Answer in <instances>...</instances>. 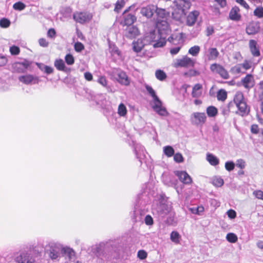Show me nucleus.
I'll list each match as a JSON object with an SVG mask.
<instances>
[{"label":"nucleus","instance_id":"20","mask_svg":"<svg viewBox=\"0 0 263 263\" xmlns=\"http://www.w3.org/2000/svg\"><path fill=\"white\" fill-rule=\"evenodd\" d=\"M157 10V6L151 5L146 7H143L141 9V13L143 16L149 18H151L155 13V10Z\"/></svg>","mask_w":263,"mask_h":263},{"label":"nucleus","instance_id":"36","mask_svg":"<svg viewBox=\"0 0 263 263\" xmlns=\"http://www.w3.org/2000/svg\"><path fill=\"white\" fill-rule=\"evenodd\" d=\"M54 65L58 70L66 71V66L63 60H56L54 61Z\"/></svg>","mask_w":263,"mask_h":263},{"label":"nucleus","instance_id":"41","mask_svg":"<svg viewBox=\"0 0 263 263\" xmlns=\"http://www.w3.org/2000/svg\"><path fill=\"white\" fill-rule=\"evenodd\" d=\"M227 98V93L224 89L219 90L217 93V99L219 101H224Z\"/></svg>","mask_w":263,"mask_h":263},{"label":"nucleus","instance_id":"62","mask_svg":"<svg viewBox=\"0 0 263 263\" xmlns=\"http://www.w3.org/2000/svg\"><path fill=\"white\" fill-rule=\"evenodd\" d=\"M39 44L41 46L46 47L48 46L49 43L44 38H41L39 40Z\"/></svg>","mask_w":263,"mask_h":263},{"label":"nucleus","instance_id":"13","mask_svg":"<svg viewBox=\"0 0 263 263\" xmlns=\"http://www.w3.org/2000/svg\"><path fill=\"white\" fill-rule=\"evenodd\" d=\"M92 16L88 13L83 12H75L73 14V18L77 23L84 24L89 21Z\"/></svg>","mask_w":263,"mask_h":263},{"label":"nucleus","instance_id":"55","mask_svg":"<svg viewBox=\"0 0 263 263\" xmlns=\"http://www.w3.org/2000/svg\"><path fill=\"white\" fill-rule=\"evenodd\" d=\"M74 48L76 51L79 52L84 49V46L82 43L77 42L74 45Z\"/></svg>","mask_w":263,"mask_h":263},{"label":"nucleus","instance_id":"64","mask_svg":"<svg viewBox=\"0 0 263 263\" xmlns=\"http://www.w3.org/2000/svg\"><path fill=\"white\" fill-rule=\"evenodd\" d=\"M241 65L245 69L248 70L251 67V62L247 60H245Z\"/></svg>","mask_w":263,"mask_h":263},{"label":"nucleus","instance_id":"52","mask_svg":"<svg viewBox=\"0 0 263 263\" xmlns=\"http://www.w3.org/2000/svg\"><path fill=\"white\" fill-rule=\"evenodd\" d=\"M124 5V0H118L116 2V6L115 7V11L119 12L120 9Z\"/></svg>","mask_w":263,"mask_h":263},{"label":"nucleus","instance_id":"32","mask_svg":"<svg viewBox=\"0 0 263 263\" xmlns=\"http://www.w3.org/2000/svg\"><path fill=\"white\" fill-rule=\"evenodd\" d=\"M253 77L251 74H248L241 80V82L243 86L246 88H249L253 87L252 83Z\"/></svg>","mask_w":263,"mask_h":263},{"label":"nucleus","instance_id":"35","mask_svg":"<svg viewBox=\"0 0 263 263\" xmlns=\"http://www.w3.org/2000/svg\"><path fill=\"white\" fill-rule=\"evenodd\" d=\"M206 159L209 163L213 166L217 165L219 163L218 158L212 154L208 153Z\"/></svg>","mask_w":263,"mask_h":263},{"label":"nucleus","instance_id":"9","mask_svg":"<svg viewBox=\"0 0 263 263\" xmlns=\"http://www.w3.org/2000/svg\"><path fill=\"white\" fill-rule=\"evenodd\" d=\"M195 61L186 55L184 56L181 59H177L174 63V67L177 68L181 67H194Z\"/></svg>","mask_w":263,"mask_h":263},{"label":"nucleus","instance_id":"49","mask_svg":"<svg viewBox=\"0 0 263 263\" xmlns=\"http://www.w3.org/2000/svg\"><path fill=\"white\" fill-rule=\"evenodd\" d=\"M254 15L258 18L263 17V7H257L254 11Z\"/></svg>","mask_w":263,"mask_h":263},{"label":"nucleus","instance_id":"27","mask_svg":"<svg viewBox=\"0 0 263 263\" xmlns=\"http://www.w3.org/2000/svg\"><path fill=\"white\" fill-rule=\"evenodd\" d=\"M128 10H126L124 12V23L126 25L130 26L136 20V17L134 14L131 13H128Z\"/></svg>","mask_w":263,"mask_h":263},{"label":"nucleus","instance_id":"5","mask_svg":"<svg viewBox=\"0 0 263 263\" xmlns=\"http://www.w3.org/2000/svg\"><path fill=\"white\" fill-rule=\"evenodd\" d=\"M144 41L148 43L154 42L153 46L155 48L164 46L166 42V37H163L161 32L157 33L155 31H152L147 33L144 37Z\"/></svg>","mask_w":263,"mask_h":263},{"label":"nucleus","instance_id":"17","mask_svg":"<svg viewBox=\"0 0 263 263\" xmlns=\"http://www.w3.org/2000/svg\"><path fill=\"white\" fill-rule=\"evenodd\" d=\"M174 174L178 177L179 180L183 184H190L192 182L191 176L185 171H175Z\"/></svg>","mask_w":263,"mask_h":263},{"label":"nucleus","instance_id":"25","mask_svg":"<svg viewBox=\"0 0 263 263\" xmlns=\"http://www.w3.org/2000/svg\"><path fill=\"white\" fill-rule=\"evenodd\" d=\"M61 252L68 258L69 261H74L76 259V252L72 249L69 247L63 248Z\"/></svg>","mask_w":263,"mask_h":263},{"label":"nucleus","instance_id":"16","mask_svg":"<svg viewBox=\"0 0 263 263\" xmlns=\"http://www.w3.org/2000/svg\"><path fill=\"white\" fill-rule=\"evenodd\" d=\"M116 79L121 85L128 86L130 83V80L126 73L121 70H117L115 72Z\"/></svg>","mask_w":263,"mask_h":263},{"label":"nucleus","instance_id":"22","mask_svg":"<svg viewBox=\"0 0 263 263\" xmlns=\"http://www.w3.org/2000/svg\"><path fill=\"white\" fill-rule=\"evenodd\" d=\"M259 24L256 22L249 23L246 28V33L249 35L255 34L259 31Z\"/></svg>","mask_w":263,"mask_h":263},{"label":"nucleus","instance_id":"56","mask_svg":"<svg viewBox=\"0 0 263 263\" xmlns=\"http://www.w3.org/2000/svg\"><path fill=\"white\" fill-rule=\"evenodd\" d=\"M236 165L237 167L241 168L243 169L245 168L246 163L245 161L242 159H239L237 160Z\"/></svg>","mask_w":263,"mask_h":263},{"label":"nucleus","instance_id":"63","mask_svg":"<svg viewBox=\"0 0 263 263\" xmlns=\"http://www.w3.org/2000/svg\"><path fill=\"white\" fill-rule=\"evenodd\" d=\"M259 127L257 124H253L251 127V132L252 134H257L259 133Z\"/></svg>","mask_w":263,"mask_h":263},{"label":"nucleus","instance_id":"8","mask_svg":"<svg viewBox=\"0 0 263 263\" xmlns=\"http://www.w3.org/2000/svg\"><path fill=\"white\" fill-rule=\"evenodd\" d=\"M206 116L204 112H195L190 116L191 123L196 126H202L206 121Z\"/></svg>","mask_w":263,"mask_h":263},{"label":"nucleus","instance_id":"58","mask_svg":"<svg viewBox=\"0 0 263 263\" xmlns=\"http://www.w3.org/2000/svg\"><path fill=\"white\" fill-rule=\"evenodd\" d=\"M147 253L143 250H139L137 253V256L140 259H144L147 257Z\"/></svg>","mask_w":263,"mask_h":263},{"label":"nucleus","instance_id":"3","mask_svg":"<svg viewBox=\"0 0 263 263\" xmlns=\"http://www.w3.org/2000/svg\"><path fill=\"white\" fill-rule=\"evenodd\" d=\"M145 88L149 95L153 98L154 105L153 108L158 115L161 116H166L168 112L166 108L162 106V102L157 97L155 90L153 88L149 86L146 85Z\"/></svg>","mask_w":263,"mask_h":263},{"label":"nucleus","instance_id":"38","mask_svg":"<svg viewBox=\"0 0 263 263\" xmlns=\"http://www.w3.org/2000/svg\"><path fill=\"white\" fill-rule=\"evenodd\" d=\"M170 239L173 242L178 244L180 243L181 236L177 231H173L170 235Z\"/></svg>","mask_w":263,"mask_h":263},{"label":"nucleus","instance_id":"19","mask_svg":"<svg viewBox=\"0 0 263 263\" xmlns=\"http://www.w3.org/2000/svg\"><path fill=\"white\" fill-rule=\"evenodd\" d=\"M139 33L138 28L134 26H127L124 31V35L127 38L133 39L136 37Z\"/></svg>","mask_w":263,"mask_h":263},{"label":"nucleus","instance_id":"33","mask_svg":"<svg viewBox=\"0 0 263 263\" xmlns=\"http://www.w3.org/2000/svg\"><path fill=\"white\" fill-rule=\"evenodd\" d=\"M97 81L102 86L105 87L108 92H114L111 88L108 85V81L106 79V78L105 76H99Z\"/></svg>","mask_w":263,"mask_h":263},{"label":"nucleus","instance_id":"51","mask_svg":"<svg viewBox=\"0 0 263 263\" xmlns=\"http://www.w3.org/2000/svg\"><path fill=\"white\" fill-rule=\"evenodd\" d=\"M65 61L67 64L69 65H71L74 63V59L73 55L69 53L66 55Z\"/></svg>","mask_w":263,"mask_h":263},{"label":"nucleus","instance_id":"53","mask_svg":"<svg viewBox=\"0 0 263 263\" xmlns=\"http://www.w3.org/2000/svg\"><path fill=\"white\" fill-rule=\"evenodd\" d=\"M144 221L146 225L151 226L154 224V220L152 217L149 215H147L144 218Z\"/></svg>","mask_w":263,"mask_h":263},{"label":"nucleus","instance_id":"21","mask_svg":"<svg viewBox=\"0 0 263 263\" xmlns=\"http://www.w3.org/2000/svg\"><path fill=\"white\" fill-rule=\"evenodd\" d=\"M249 47L250 52L253 57H258L260 56V52L259 50V47L255 40H250L249 41Z\"/></svg>","mask_w":263,"mask_h":263},{"label":"nucleus","instance_id":"1","mask_svg":"<svg viewBox=\"0 0 263 263\" xmlns=\"http://www.w3.org/2000/svg\"><path fill=\"white\" fill-rule=\"evenodd\" d=\"M122 252V247L116 240L101 242L96 246L93 251L95 255L103 262L119 259Z\"/></svg>","mask_w":263,"mask_h":263},{"label":"nucleus","instance_id":"45","mask_svg":"<svg viewBox=\"0 0 263 263\" xmlns=\"http://www.w3.org/2000/svg\"><path fill=\"white\" fill-rule=\"evenodd\" d=\"M143 46L141 43V42H139V41L137 42H133V49L134 51L136 52H139L141 51Z\"/></svg>","mask_w":263,"mask_h":263},{"label":"nucleus","instance_id":"11","mask_svg":"<svg viewBox=\"0 0 263 263\" xmlns=\"http://www.w3.org/2000/svg\"><path fill=\"white\" fill-rule=\"evenodd\" d=\"M30 62L27 60H24L22 62H15L12 65L13 72L17 73H24L26 72Z\"/></svg>","mask_w":263,"mask_h":263},{"label":"nucleus","instance_id":"14","mask_svg":"<svg viewBox=\"0 0 263 263\" xmlns=\"http://www.w3.org/2000/svg\"><path fill=\"white\" fill-rule=\"evenodd\" d=\"M211 70L215 73L219 74L222 78L228 79L229 77L228 71L220 64L214 63L210 66Z\"/></svg>","mask_w":263,"mask_h":263},{"label":"nucleus","instance_id":"44","mask_svg":"<svg viewBox=\"0 0 263 263\" xmlns=\"http://www.w3.org/2000/svg\"><path fill=\"white\" fill-rule=\"evenodd\" d=\"M226 239L229 242L231 243H235L237 241L238 239L236 235L232 233H228L227 235Z\"/></svg>","mask_w":263,"mask_h":263},{"label":"nucleus","instance_id":"29","mask_svg":"<svg viewBox=\"0 0 263 263\" xmlns=\"http://www.w3.org/2000/svg\"><path fill=\"white\" fill-rule=\"evenodd\" d=\"M219 52L216 48H210L208 49L206 54L209 61L215 60L218 57Z\"/></svg>","mask_w":263,"mask_h":263},{"label":"nucleus","instance_id":"37","mask_svg":"<svg viewBox=\"0 0 263 263\" xmlns=\"http://www.w3.org/2000/svg\"><path fill=\"white\" fill-rule=\"evenodd\" d=\"M206 112L209 117H214L218 113V110L214 106H210L206 108Z\"/></svg>","mask_w":263,"mask_h":263},{"label":"nucleus","instance_id":"7","mask_svg":"<svg viewBox=\"0 0 263 263\" xmlns=\"http://www.w3.org/2000/svg\"><path fill=\"white\" fill-rule=\"evenodd\" d=\"M138 199L136 200V204L135 205V210L134 211V216L133 219L134 221L140 222L143 220V217L144 216L146 212V210L144 206L147 204H144V201L141 200L139 203H138Z\"/></svg>","mask_w":263,"mask_h":263},{"label":"nucleus","instance_id":"48","mask_svg":"<svg viewBox=\"0 0 263 263\" xmlns=\"http://www.w3.org/2000/svg\"><path fill=\"white\" fill-rule=\"evenodd\" d=\"M26 7V5L22 2H18L14 3L13 5V8L15 10L22 11Z\"/></svg>","mask_w":263,"mask_h":263},{"label":"nucleus","instance_id":"15","mask_svg":"<svg viewBox=\"0 0 263 263\" xmlns=\"http://www.w3.org/2000/svg\"><path fill=\"white\" fill-rule=\"evenodd\" d=\"M134 149L136 158L142 163L146 157V152L144 147L139 143H134Z\"/></svg>","mask_w":263,"mask_h":263},{"label":"nucleus","instance_id":"60","mask_svg":"<svg viewBox=\"0 0 263 263\" xmlns=\"http://www.w3.org/2000/svg\"><path fill=\"white\" fill-rule=\"evenodd\" d=\"M56 36V31L53 28H50L47 31V36L51 39H54Z\"/></svg>","mask_w":263,"mask_h":263},{"label":"nucleus","instance_id":"24","mask_svg":"<svg viewBox=\"0 0 263 263\" xmlns=\"http://www.w3.org/2000/svg\"><path fill=\"white\" fill-rule=\"evenodd\" d=\"M199 13L197 11L190 12L186 17V24L189 26H193L196 23Z\"/></svg>","mask_w":263,"mask_h":263},{"label":"nucleus","instance_id":"26","mask_svg":"<svg viewBox=\"0 0 263 263\" xmlns=\"http://www.w3.org/2000/svg\"><path fill=\"white\" fill-rule=\"evenodd\" d=\"M162 181L164 184L168 186L176 187L177 180L171 175H164L162 176Z\"/></svg>","mask_w":263,"mask_h":263},{"label":"nucleus","instance_id":"39","mask_svg":"<svg viewBox=\"0 0 263 263\" xmlns=\"http://www.w3.org/2000/svg\"><path fill=\"white\" fill-rule=\"evenodd\" d=\"M164 154L168 157H171L174 155V149L171 146H165L163 148Z\"/></svg>","mask_w":263,"mask_h":263},{"label":"nucleus","instance_id":"34","mask_svg":"<svg viewBox=\"0 0 263 263\" xmlns=\"http://www.w3.org/2000/svg\"><path fill=\"white\" fill-rule=\"evenodd\" d=\"M156 15L157 16V20L159 21L161 19L165 18L168 15V13L166 11L165 9L159 8L157 7V10H155Z\"/></svg>","mask_w":263,"mask_h":263},{"label":"nucleus","instance_id":"18","mask_svg":"<svg viewBox=\"0 0 263 263\" xmlns=\"http://www.w3.org/2000/svg\"><path fill=\"white\" fill-rule=\"evenodd\" d=\"M18 80L26 85L35 84L39 83L38 77L31 74L20 76L18 77Z\"/></svg>","mask_w":263,"mask_h":263},{"label":"nucleus","instance_id":"28","mask_svg":"<svg viewBox=\"0 0 263 263\" xmlns=\"http://www.w3.org/2000/svg\"><path fill=\"white\" fill-rule=\"evenodd\" d=\"M239 9L238 7L235 6L233 7L229 13L230 19L235 21H239L241 18V15L239 13Z\"/></svg>","mask_w":263,"mask_h":263},{"label":"nucleus","instance_id":"12","mask_svg":"<svg viewBox=\"0 0 263 263\" xmlns=\"http://www.w3.org/2000/svg\"><path fill=\"white\" fill-rule=\"evenodd\" d=\"M153 210L154 211H155L159 216L163 218L167 215L168 213L173 210V208L170 205L160 203L157 205L156 208H153Z\"/></svg>","mask_w":263,"mask_h":263},{"label":"nucleus","instance_id":"57","mask_svg":"<svg viewBox=\"0 0 263 263\" xmlns=\"http://www.w3.org/2000/svg\"><path fill=\"white\" fill-rule=\"evenodd\" d=\"M174 160L176 162L181 163L183 161V157L180 153H176L174 155Z\"/></svg>","mask_w":263,"mask_h":263},{"label":"nucleus","instance_id":"6","mask_svg":"<svg viewBox=\"0 0 263 263\" xmlns=\"http://www.w3.org/2000/svg\"><path fill=\"white\" fill-rule=\"evenodd\" d=\"M155 184L152 181L147 182L144 185L143 188V191L142 193L138 196V201L139 203L141 200L144 201V204H147L149 201V195H153L155 192Z\"/></svg>","mask_w":263,"mask_h":263},{"label":"nucleus","instance_id":"54","mask_svg":"<svg viewBox=\"0 0 263 263\" xmlns=\"http://www.w3.org/2000/svg\"><path fill=\"white\" fill-rule=\"evenodd\" d=\"M235 167V163L232 161H227L225 163V168L226 170L231 172L234 170Z\"/></svg>","mask_w":263,"mask_h":263},{"label":"nucleus","instance_id":"30","mask_svg":"<svg viewBox=\"0 0 263 263\" xmlns=\"http://www.w3.org/2000/svg\"><path fill=\"white\" fill-rule=\"evenodd\" d=\"M202 86L201 84H196L193 87L192 96L193 98H199L202 95Z\"/></svg>","mask_w":263,"mask_h":263},{"label":"nucleus","instance_id":"40","mask_svg":"<svg viewBox=\"0 0 263 263\" xmlns=\"http://www.w3.org/2000/svg\"><path fill=\"white\" fill-rule=\"evenodd\" d=\"M200 50V47L198 45H195L189 49L188 53L194 57H196L198 55Z\"/></svg>","mask_w":263,"mask_h":263},{"label":"nucleus","instance_id":"61","mask_svg":"<svg viewBox=\"0 0 263 263\" xmlns=\"http://www.w3.org/2000/svg\"><path fill=\"white\" fill-rule=\"evenodd\" d=\"M253 194L257 198L263 200V191H256L253 192Z\"/></svg>","mask_w":263,"mask_h":263},{"label":"nucleus","instance_id":"42","mask_svg":"<svg viewBox=\"0 0 263 263\" xmlns=\"http://www.w3.org/2000/svg\"><path fill=\"white\" fill-rule=\"evenodd\" d=\"M118 114L120 116L124 117L127 114V109L125 105L123 103H120L118 108Z\"/></svg>","mask_w":263,"mask_h":263},{"label":"nucleus","instance_id":"10","mask_svg":"<svg viewBox=\"0 0 263 263\" xmlns=\"http://www.w3.org/2000/svg\"><path fill=\"white\" fill-rule=\"evenodd\" d=\"M48 247L49 250H47V252L49 257L52 260L57 259L60 257V251L62 250L61 247L57 243H50Z\"/></svg>","mask_w":263,"mask_h":263},{"label":"nucleus","instance_id":"31","mask_svg":"<svg viewBox=\"0 0 263 263\" xmlns=\"http://www.w3.org/2000/svg\"><path fill=\"white\" fill-rule=\"evenodd\" d=\"M166 223L168 225H175L177 224V220L175 218V212L172 210L166 216Z\"/></svg>","mask_w":263,"mask_h":263},{"label":"nucleus","instance_id":"2","mask_svg":"<svg viewBox=\"0 0 263 263\" xmlns=\"http://www.w3.org/2000/svg\"><path fill=\"white\" fill-rule=\"evenodd\" d=\"M176 8L172 12V17L176 21H180L190 9L191 4L189 1L176 0L174 2Z\"/></svg>","mask_w":263,"mask_h":263},{"label":"nucleus","instance_id":"47","mask_svg":"<svg viewBox=\"0 0 263 263\" xmlns=\"http://www.w3.org/2000/svg\"><path fill=\"white\" fill-rule=\"evenodd\" d=\"M10 21L6 18H2L0 20V27L3 28H7L10 25Z\"/></svg>","mask_w":263,"mask_h":263},{"label":"nucleus","instance_id":"50","mask_svg":"<svg viewBox=\"0 0 263 263\" xmlns=\"http://www.w3.org/2000/svg\"><path fill=\"white\" fill-rule=\"evenodd\" d=\"M223 180L220 177H216L213 180V184L217 187H220L223 184Z\"/></svg>","mask_w":263,"mask_h":263},{"label":"nucleus","instance_id":"43","mask_svg":"<svg viewBox=\"0 0 263 263\" xmlns=\"http://www.w3.org/2000/svg\"><path fill=\"white\" fill-rule=\"evenodd\" d=\"M155 76L158 80L161 81L164 80L166 78V73L160 69H158L156 71Z\"/></svg>","mask_w":263,"mask_h":263},{"label":"nucleus","instance_id":"46","mask_svg":"<svg viewBox=\"0 0 263 263\" xmlns=\"http://www.w3.org/2000/svg\"><path fill=\"white\" fill-rule=\"evenodd\" d=\"M72 12V9L70 7H65L61 11V13L65 17H70Z\"/></svg>","mask_w":263,"mask_h":263},{"label":"nucleus","instance_id":"23","mask_svg":"<svg viewBox=\"0 0 263 263\" xmlns=\"http://www.w3.org/2000/svg\"><path fill=\"white\" fill-rule=\"evenodd\" d=\"M184 36L183 33H174L168 37L167 41L173 44H180L183 43Z\"/></svg>","mask_w":263,"mask_h":263},{"label":"nucleus","instance_id":"4","mask_svg":"<svg viewBox=\"0 0 263 263\" xmlns=\"http://www.w3.org/2000/svg\"><path fill=\"white\" fill-rule=\"evenodd\" d=\"M233 101L238 110L237 113L241 116L247 115L249 114V107L247 105L241 92L238 91L236 93L233 98Z\"/></svg>","mask_w":263,"mask_h":263},{"label":"nucleus","instance_id":"59","mask_svg":"<svg viewBox=\"0 0 263 263\" xmlns=\"http://www.w3.org/2000/svg\"><path fill=\"white\" fill-rule=\"evenodd\" d=\"M10 52L12 55H17L20 52V48L16 46H11L10 48Z\"/></svg>","mask_w":263,"mask_h":263}]
</instances>
